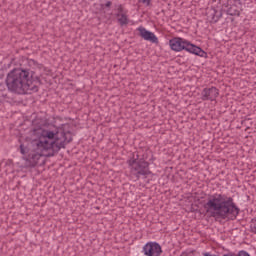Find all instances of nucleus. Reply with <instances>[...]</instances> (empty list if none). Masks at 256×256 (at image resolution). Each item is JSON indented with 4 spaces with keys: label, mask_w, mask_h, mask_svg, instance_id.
<instances>
[{
    "label": "nucleus",
    "mask_w": 256,
    "mask_h": 256,
    "mask_svg": "<svg viewBox=\"0 0 256 256\" xmlns=\"http://www.w3.org/2000/svg\"><path fill=\"white\" fill-rule=\"evenodd\" d=\"M6 85L9 91L17 93L18 95H27L37 93L39 85H41V78L31 70L16 68L13 69L6 78Z\"/></svg>",
    "instance_id": "obj_1"
},
{
    "label": "nucleus",
    "mask_w": 256,
    "mask_h": 256,
    "mask_svg": "<svg viewBox=\"0 0 256 256\" xmlns=\"http://www.w3.org/2000/svg\"><path fill=\"white\" fill-rule=\"evenodd\" d=\"M73 141L71 131L65 132L60 128L57 132L44 130L38 140L33 142V145L42 151H48L46 157H55L61 149H65L69 143Z\"/></svg>",
    "instance_id": "obj_2"
},
{
    "label": "nucleus",
    "mask_w": 256,
    "mask_h": 256,
    "mask_svg": "<svg viewBox=\"0 0 256 256\" xmlns=\"http://www.w3.org/2000/svg\"><path fill=\"white\" fill-rule=\"evenodd\" d=\"M204 209H206L207 213H211V217L216 219H227V217L237 219L240 211L233 197L218 193L208 197L207 203L204 204Z\"/></svg>",
    "instance_id": "obj_3"
},
{
    "label": "nucleus",
    "mask_w": 256,
    "mask_h": 256,
    "mask_svg": "<svg viewBox=\"0 0 256 256\" xmlns=\"http://www.w3.org/2000/svg\"><path fill=\"white\" fill-rule=\"evenodd\" d=\"M169 45L172 51H187L192 55H197L198 57H204L207 59V52L202 50L201 47L189 42V40L181 37H174L169 40Z\"/></svg>",
    "instance_id": "obj_4"
},
{
    "label": "nucleus",
    "mask_w": 256,
    "mask_h": 256,
    "mask_svg": "<svg viewBox=\"0 0 256 256\" xmlns=\"http://www.w3.org/2000/svg\"><path fill=\"white\" fill-rule=\"evenodd\" d=\"M127 163L130 169V177H132L134 181H139L141 177L147 179V176L151 175L149 162L145 161L143 158L139 159V155H137V158L133 155L131 159L127 160Z\"/></svg>",
    "instance_id": "obj_5"
},
{
    "label": "nucleus",
    "mask_w": 256,
    "mask_h": 256,
    "mask_svg": "<svg viewBox=\"0 0 256 256\" xmlns=\"http://www.w3.org/2000/svg\"><path fill=\"white\" fill-rule=\"evenodd\" d=\"M20 153L22 155L26 156V165L27 167H37V163H39V160L41 157H47V153H49V150H41L39 149V146L34 145V151H29L27 146L24 144L20 145Z\"/></svg>",
    "instance_id": "obj_6"
},
{
    "label": "nucleus",
    "mask_w": 256,
    "mask_h": 256,
    "mask_svg": "<svg viewBox=\"0 0 256 256\" xmlns=\"http://www.w3.org/2000/svg\"><path fill=\"white\" fill-rule=\"evenodd\" d=\"M142 253L145 256H161L163 248H161V244L158 242H147L142 248Z\"/></svg>",
    "instance_id": "obj_7"
},
{
    "label": "nucleus",
    "mask_w": 256,
    "mask_h": 256,
    "mask_svg": "<svg viewBox=\"0 0 256 256\" xmlns=\"http://www.w3.org/2000/svg\"><path fill=\"white\" fill-rule=\"evenodd\" d=\"M227 7H229V5L223 4L222 9H220L219 7L208 9L206 15L207 18L210 20V23H217L219 19L223 17V9Z\"/></svg>",
    "instance_id": "obj_8"
},
{
    "label": "nucleus",
    "mask_w": 256,
    "mask_h": 256,
    "mask_svg": "<svg viewBox=\"0 0 256 256\" xmlns=\"http://www.w3.org/2000/svg\"><path fill=\"white\" fill-rule=\"evenodd\" d=\"M217 97H219V89L215 86L204 88L201 92L202 101H216Z\"/></svg>",
    "instance_id": "obj_9"
},
{
    "label": "nucleus",
    "mask_w": 256,
    "mask_h": 256,
    "mask_svg": "<svg viewBox=\"0 0 256 256\" xmlns=\"http://www.w3.org/2000/svg\"><path fill=\"white\" fill-rule=\"evenodd\" d=\"M137 31H139V35L142 39H144V41H150V43H155L156 45L159 43V38H157L155 33L146 30L145 27L140 26L138 27Z\"/></svg>",
    "instance_id": "obj_10"
},
{
    "label": "nucleus",
    "mask_w": 256,
    "mask_h": 256,
    "mask_svg": "<svg viewBox=\"0 0 256 256\" xmlns=\"http://www.w3.org/2000/svg\"><path fill=\"white\" fill-rule=\"evenodd\" d=\"M227 15H230L231 17H239L240 11L237 9V5H231L227 10H226Z\"/></svg>",
    "instance_id": "obj_11"
},
{
    "label": "nucleus",
    "mask_w": 256,
    "mask_h": 256,
    "mask_svg": "<svg viewBox=\"0 0 256 256\" xmlns=\"http://www.w3.org/2000/svg\"><path fill=\"white\" fill-rule=\"evenodd\" d=\"M118 23L121 27H124V25H129V18L127 17V14H120Z\"/></svg>",
    "instance_id": "obj_12"
},
{
    "label": "nucleus",
    "mask_w": 256,
    "mask_h": 256,
    "mask_svg": "<svg viewBox=\"0 0 256 256\" xmlns=\"http://www.w3.org/2000/svg\"><path fill=\"white\" fill-rule=\"evenodd\" d=\"M223 256H251L247 251L242 250L239 251L238 254L234 252H228L227 254H223Z\"/></svg>",
    "instance_id": "obj_13"
},
{
    "label": "nucleus",
    "mask_w": 256,
    "mask_h": 256,
    "mask_svg": "<svg viewBox=\"0 0 256 256\" xmlns=\"http://www.w3.org/2000/svg\"><path fill=\"white\" fill-rule=\"evenodd\" d=\"M250 233L256 235V217L252 218L250 221Z\"/></svg>",
    "instance_id": "obj_14"
},
{
    "label": "nucleus",
    "mask_w": 256,
    "mask_h": 256,
    "mask_svg": "<svg viewBox=\"0 0 256 256\" xmlns=\"http://www.w3.org/2000/svg\"><path fill=\"white\" fill-rule=\"evenodd\" d=\"M113 5V2L107 1L105 4H101V9H109Z\"/></svg>",
    "instance_id": "obj_15"
},
{
    "label": "nucleus",
    "mask_w": 256,
    "mask_h": 256,
    "mask_svg": "<svg viewBox=\"0 0 256 256\" xmlns=\"http://www.w3.org/2000/svg\"><path fill=\"white\" fill-rule=\"evenodd\" d=\"M117 11H118V13L116 14V17H121V15H123L124 13H123V5H118V7H117Z\"/></svg>",
    "instance_id": "obj_16"
},
{
    "label": "nucleus",
    "mask_w": 256,
    "mask_h": 256,
    "mask_svg": "<svg viewBox=\"0 0 256 256\" xmlns=\"http://www.w3.org/2000/svg\"><path fill=\"white\" fill-rule=\"evenodd\" d=\"M139 3H143V5H146L149 7L151 5V0H138Z\"/></svg>",
    "instance_id": "obj_17"
},
{
    "label": "nucleus",
    "mask_w": 256,
    "mask_h": 256,
    "mask_svg": "<svg viewBox=\"0 0 256 256\" xmlns=\"http://www.w3.org/2000/svg\"><path fill=\"white\" fill-rule=\"evenodd\" d=\"M173 69H175V66H170V67L168 68L169 73L173 72Z\"/></svg>",
    "instance_id": "obj_18"
},
{
    "label": "nucleus",
    "mask_w": 256,
    "mask_h": 256,
    "mask_svg": "<svg viewBox=\"0 0 256 256\" xmlns=\"http://www.w3.org/2000/svg\"><path fill=\"white\" fill-rule=\"evenodd\" d=\"M246 121H251V118H246L245 120H242V125H245Z\"/></svg>",
    "instance_id": "obj_19"
},
{
    "label": "nucleus",
    "mask_w": 256,
    "mask_h": 256,
    "mask_svg": "<svg viewBox=\"0 0 256 256\" xmlns=\"http://www.w3.org/2000/svg\"><path fill=\"white\" fill-rule=\"evenodd\" d=\"M46 75H53V71L48 70V71L46 72Z\"/></svg>",
    "instance_id": "obj_20"
},
{
    "label": "nucleus",
    "mask_w": 256,
    "mask_h": 256,
    "mask_svg": "<svg viewBox=\"0 0 256 256\" xmlns=\"http://www.w3.org/2000/svg\"><path fill=\"white\" fill-rule=\"evenodd\" d=\"M28 63H29V65H31V63L35 64V61L34 60H30Z\"/></svg>",
    "instance_id": "obj_21"
}]
</instances>
